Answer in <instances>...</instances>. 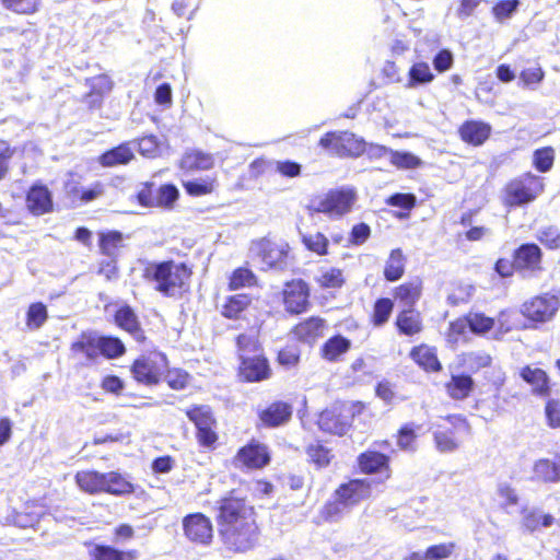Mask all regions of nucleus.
I'll use <instances>...</instances> for the list:
<instances>
[{"mask_svg": "<svg viewBox=\"0 0 560 560\" xmlns=\"http://www.w3.org/2000/svg\"><path fill=\"white\" fill-rule=\"evenodd\" d=\"M190 275L186 265L175 261L151 264L144 271V277L154 284V289L166 296H177L186 290Z\"/></svg>", "mask_w": 560, "mask_h": 560, "instance_id": "f257e3e1", "label": "nucleus"}, {"mask_svg": "<svg viewBox=\"0 0 560 560\" xmlns=\"http://www.w3.org/2000/svg\"><path fill=\"white\" fill-rule=\"evenodd\" d=\"M358 195L352 187H341L330 189L320 195L313 196L307 206V211L313 213H324L332 219H339L352 210L357 202Z\"/></svg>", "mask_w": 560, "mask_h": 560, "instance_id": "f03ea898", "label": "nucleus"}, {"mask_svg": "<svg viewBox=\"0 0 560 560\" xmlns=\"http://www.w3.org/2000/svg\"><path fill=\"white\" fill-rule=\"evenodd\" d=\"M224 546L236 552L253 548L258 538V527L255 517L238 522L235 526L219 528Z\"/></svg>", "mask_w": 560, "mask_h": 560, "instance_id": "7ed1b4c3", "label": "nucleus"}, {"mask_svg": "<svg viewBox=\"0 0 560 560\" xmlns=\"http://www.w3.org/2000/svg\"><path fill=\"white\" fill-rule=\"evenodd\" d=\"M319 145L328 153L345 158H357L365 152V142L349 131L327 132L319 140Z\"/></svg>", "mask_w": 560, "mask_h": 560, "instance_id": "20e7f679", "label": "nucleus"}, {"mask_svg": "<svg viewBox=\"0 0 560 560\" xmlns=\"http://www.w3.org/2000/svg\"><path fill=\"white\" fill-rule=\"evenodd\" d=\"M167 369V359L161 352H151L137 359L131 368L136 381L145 385L159 383Z\"/></svg>", "mask_w": 560, "mask_h": 560, "instance_id": "39448f33", "label": "nucleus"}, {"mask_svg": "<svg viewBox=\"0 0 560 560\" xmlns=\"http://www.w3.org/2000/svg\"><path fill=\"white\" fill-rule=\"evenodd\" d=\"M542 191L539 177L527 174L518 180L511 182L506 187L505 201L510 206H521L534 200Z\"/></svg>", "mask_w": 560, "mask_h": 560, "instance_id": "423d86ee", "label": "nucleus"}, {"mask_svg": "<svg viewBox=\"0 0 560 560\" xmlns=\"http://www.w3.org/2000/svg\"><path fill=\"white\" fill-rule=\"evenodd\" d=\"M560 307L558 296L549 293L535 296L522 305V314L536 323H546L553 318Z\"/></svg>", "mask_w": 560, "mask_h": 560, "instance_id": "0eeeda50", "label": "nucleus"}, {"mask_svg": "<svg viewBox=\"0 0 560 560\" xmlns=\"http://www.w3.org/2000/svg\"><path fill=\"white\" fill-rule=\"evenodd\" d=\"M445 420L452 425V429H438L434 432V442L440 452L450 453L459 447V441L456 438V433L469 434L470 425L465 418L456 415L448 416Z\"/></svg>", "mask_w": 560, "mask_h": 560, "instance_id": "6e6552de", "label": "nucleus"}, {"mask_svg": "<svg viewBox=\"0 0 560 560\" xmlns=\"http://www.w3.org/2000/svg\"><path fill=\"white\" fill-rule=\"evenodd\" d=\"M254 517V510L243 499L229 497L220 502L219 528L235 526L238 522Z\"/></svg>", "mask_w": 560, "mask_h": 560, "instance_id": "1a4fd4ad", "label": "nucleus"}, {"mask_svg": "<svg viewBox=\"0 0 560 560\" xmlns=\"http://www.w3.org/2000/svg\"><path fill=\"white\" fill-rule=\"evenodd\" d=\"M183 529L186 538L200 545H209L213 538V527L209 517L202 513H194L183 518Z\"/></svg>", "mask_w": 560, "mask_h": 560, "instance_id": "9d476101", "label": "nucleus"}, {"mask_svg": "<svg viewBox=\"0 0 560 560\" xmlns=\"http://www.w3.org/2000/svg\"><path fill=\"white\" fill-rule=\"evenodd\" d=\"M270 460L266 445L252 441L238 450L233 458V465L240 469H259Z\"/></svg>", "mask_w": 560, "mask_h": 560, "instance_id": "9b49d317", "label": "nucleus"}, {"mask_svg": "<svg viewBox=\"0 0 560 560\" xmlns=\"http://www.w3.org/2000/svg\"><path fill=\"white\" fill-rule=\"evenodd\" d=\"M308 287L302 279L288 281L282 289V302L287 312L291 314L305 312L308 306Z\"/></svg>", "mask_w": 560, "mask_h": 560, "instance_id": "f8f14e48", "label": "nucleus"}, {"mask_svg": "<svg viewBox=\"0 0 560 560\" xmlns=\"http://www.w3.org/2000/svg\"><path fill=\"white\" fill-rule=\"evenodd\" d=\"M372 480L370 479H355L348 483L341 485L336 494L339 495L350 508L357 505L363 500L371 497Z\"/></svg>", "mask_w": 560, "mask_h": 560, "instance_id": "ddd939ff", "label": "nucleus"}, {"mask_svg": "<svg viewBox=\"0 0 560 560\" xmlns=\"http://www.w3.org/2000/svg\"><path fill=\"white\" fill-rule=\"evenodd\" d=\"M26 208L34 215H43L52 210V196L49 189L42 185H33L26 195Z\"/></svg>", "mask_w": 560, "mask_h": 560, "instance_id": "4468645a", "label": "nucleus"}, {"mask_svg": "<svg viewBox=\"0 0 560 560\" xmlns=\"http://www.w3.org/2000/svg\"><path fill=\"white\" fill-rule=\"evenodd\" d=\"M541 255V250L536 244H524L515 250V268L530 272L540 271Z\"/></svg>", "mask_w": 560, "mask_h": 560, "instance_id": "2eb2a0df", "label": "nucleus"}, {"mask_svg": "<svg viewBox=\"0 0 560 560\" xmlns=\"http://www.w3.org/2000/svg\"><path fill=\"white\" fill-rule=\"evenodd\" d=\"M349 425L348 417L342 416L337 408L324 410L318 417V427L324 432L343 435Z\"/></svg>", "mask_w": 560, "mask_h": 560, "instance_id": "dca6fc26", "label": "nucleus"}, {"mask_svg": "<svg viewBox=\"0 0 560 560\" xmlns=\"http://www.w3.org/2000/svg\"><path fill=\"white\" fill-rule=\"evenodd\" d=\"M241 375L246 381L256 382L268 377L269 368L267 361L264 358L259 355L249 358L245 354H241Z\"/></svg>", "mask_w": 560, "mask_h": 560, "instance_id": "f3484780", "label": "nucleus"}, {"mask_svg": "<svg viewBox=\"0 0 560 560\" xmlns=\"http://www.w3.org/2000/svg\"><path fill=\"white\" fill-rule=\"evenodd\" d=\"M553 522L555 517L551 514L544 513L539 509L524 508L521 511V525L529 533L550 527Z\"/></svg>", "mask_w": 560, "mask_h": 560, "instance_id": "a211bd4d", "label": "nucleus"}, {"mask_svg": "<svg viewBox=\"0 0 560 560\" xmlns=\"http://www.w3.org/2000/svg\"><path fill=\"white\" fill-rule=\"evenodd\" d=\"M325 327L326 322L323 318L313 316L296 325L293 334L299 340L312 343L323 336Z\"/></svg>", "mask_w": 560, "mask_h": 560, "instance_id": "6ab92c4d", "label": "nucleus"}, {"mask_svg": "<svg viewBox=\"0 0 560 560\" xmlns=\"http://www.w3.org/2000/svg\"><path fill=\"white\" fill-rule=\"evenodd\" d=\"M105 478V472L96 470H80L74 476L79 489L89 494L103 492Z\"/></svg>", "mask_w": 560, "mask_h": 560, "instance_id": "aec40b11", "label": "nucleus"}, {"mask_svg": "<svg viewBox=\"0 0 560 560\" xmlns=\"http://www.w3.org/2000/svg\"><path fill=\"white\" fill-rule=\"evenodd\" d=\"M521 377L532 386L534 394L539 396L550 394L549 377L544 370L527 365L522 369Z\"/></svg>", "mask_w": 560, "mask_h": 560, "instance_id": "412c9836", "label": "nucleus"}, {"mask_svg": "<svg viewBox=\"0 0 560 560\" xmlns=\"http://www.w3.org/2000/svg\"><path fill=\"white\" fill-rule=\"evenodd\" d=\"M490 126L482 121H466L459 129L462 139L472 145L482 144L490 135Z\"/></svg>", "mask_w": 560, "mask_h": 560, "instance_id": "4be33fe9", "label": "nucleus"}, {"mask_svg": "<svg viewBox=\"0 0 560 560\" xmlns=\"http://www.w3.org/2000/svg\"><path fill=\"white\" fill-rule=\"evenodd\" d=\"M214 165V159L211 154L201 151L186 152L179 163L182 170L187 172L208 171Z\"/></svg>", "mask_w": 560, "mask_h": 560, "instance_id": "5701e85b", "label": "nucleus"}, {"mask_svg": "<svg viewBox=\"0 0 560 560\" xmlns=\"http://www.w3.org/2000/svg\"><path fill=\"white\" fill-rule=\"evenodd\" d=\"M105 477L103 492L113 495H126L135 491V487L129 479L118 471L105 472Z\"/></svg>", "mask_w": 560, "mask_h": 560, "instance_id": "b1692460", "label": "nucleus"}, {"mask_svg": "<svg viewBox=\"0 0 560 560\" xmlns=\"http://www.w3.org/2000/svg\"><path fill=\"white\" fill-rule=\"evenodd\" d=\"M252 252L260 258L262 269L275 267L280 259V249L267 240L256 243L252 247Z\"/></svg>", "mask_w": 560, "mask_h": 560, "instance_id": "393cba45", "label": "nucleus"}, {"mask_svg": "<svg viewBox=\"0 0 560 560\" xmlns=\"http://www.w3.org/2000/svg\"><path fill=\"white\" fill-rule=\"evenodd\" d=\"M399 331L407 336H413L422 330V320L419 312L413 308L404 310L396 319Z\"/></svg>", "mask_w": 560, "mask_h": 560, "instance_id": "a878e982", "label": "nucleus"}, {"mask_svg": "<svg viewBox=\"0 0 560 560\" xmlns=\"http://www.w3.org/2000/svg\"><path fill=\"white\" fill-rule=\"evenodd\" d=\"M533 478L545 482L560 481V463L556 464L546 458L538 459L533 467Z\"/></svg>", "mask_w": 560, "mask_h": 560, "instance_id": "bb28decb", "label": "nucleus"}, {"mask_svg": "<svg viewBox=\"0 0 560 560\" xmlns=\"http://www.w3.org/2000/svg\"><path fill=\"white\" fill-rule=\"evenodd\" d=\"M90 556L93 560H135L137 551H120L109 546L93 545Z\"/></svg>", "mask_w": 560, "mask_h": 560, "instance_id": "cd10ccee", "label": "nucleus"}, {"mask_svg": "<svg viewBox=\"0 0 560 560\" xmlns=\"http://www.w3.org/2000/svg\"><path fill=\"white\" fill-rule=\"evenodd\" d=\"M415 362L427 371L436 372L441 370V364L438 360L434 349L428 346H419L412 349L410 353Z\"/></svg>", "mask_w": 560, "mask_h": 560, "instance_id": "c85d7f7f", "label": "nucleus"}, {"mask_svg": "<svg viewBox=\"0 0 560 560\" xmlns=\"http://www.w3.org/2000/svg\"><path fill=\"white\" fill-rule=\"evenodd\" d=\"M422 291V283L416 279L410 282H406L395 290V298L398 299L404 305L411 308L420 299Z\"/></svg>", "mask_w": 560, "mask_h": 560, "instance_id": "c756f323", "label": "nucleus"}, {"mask_svg": "<svg viewBox=\"0 0 560 560\" xmlns=\"http://www.w3.org/2000/svg\"><path fill=\"white\" fill-rule=\"evenodd\" d=\"M133 152L128 144H121L100 156V163L103 166L112 167L120 164H127L133 159Z\"/></svg>", "mask_w": 560, "mask_h": 560, "instance_id": "7c9ffc66", "label": "nucleus"}, {"mask_svg": "<svg viewBox=\"0 0 560 560\" xmlns=\"http://www.w3.org/2000/svg\"><path fill=\"white\" fill-rule=\"evenodd\" d=\"M406 258L401 249H393L384 269V277L388 281H396L401 278L405 271Z\"/></svg>", "mask_w": 560, "mask_h": 560, "instance_id": "2f4dec72", "label": "nucleus"}, {"mask_svg": "<svg viewBox=\"0 0 560 560\" xmlns=\"http://www.w3.org/2000/svg\"><path fill=\"white\" fill-rule=\"evenodd\" d=\"M351 342L342 336L329 338L322 348L323 357L328 361H336L350 349Z\"/></svg>", "mask_w": 560, "mask_h": 560, "instance_id": "473e14b6", "label": "nucleus"}, {"mask_svg": "<svg viewBox=\"0 0 560 560\" xmlns=\"http://www.w3.org/2000/svg\"><path fill=\"white\" fill-rule=\"evenodd\" d=\"M474 387V381L468 375L452 376L446 385L448 395L454 399L466 398Z\"/></svg>", "mask_w": 560, "mask_h": 560, "instance_id": "72a5a7b5", "label": "nucleus"}, {"mask_svg": "<svg viewBox=\"0 0 560 560\" xmlns=\"http://www.w3.org/2000/svg\"><path fill=\"white\" fill-rule=\"evenodd\" d=\"M7 10L23 15L37 13L42 8V0H0Z\"/></svg>", "mask_w": 560, "mask_h": 560, "instance_id": "f704fd0d", "label": "nucleus"}, {"mask_svg": "<svg viewBox=\"0 0 560 560\" xmlns=\"http://www.w3.org/2000/svg\"><path fill=\"white\" fill-rule=\"evenodd\" d=\"M71 350L74 355H83L86 360L93 361L98 357L97 337L82 336L72 345Z\"/></svg>", "mask_w": 560, "mask_h": 560, "instance_id": "c9c22d12", "label": "nucleus"}, {"mask_svg": "<svg viewBox=\"0 0 560 560\" xmlns=\"http://www.w3.org/2000/svg\"><path fill=\"white\" fill-rule=\"evenodd\" d=\"M351 508L335 493V499L325 504L322 516L328 522H337L350 512Z\"/></svg>", "mask_w": 560, "mask_h": 560, "instance_id": "e433bc0d", "label": "nucleus"}, {"mask_svg": "<svg viewBox=\"0 0 560 560\" xmlns=\"http://www.w3.org/2000/svg\"><path fill=\"white\" fill-rule=\"evenodd\" d=\"M360 468L365 472H375L387 465V457L376 451H368L359 457Z\"/></svg>", "mask_w": 560, "mask_h": 560, "instance_id": "4c0bfd02", "label": "nucleus"}, {"mask_svg": "<svg viewBox=\"0 0 560 560\" xmlns=\"http://www.w3.org/2000/svg\"><path fill=\"white\" fill-rule=\"evenodd\" d=\"M249 303L250 298L246 294L232 295L222 305V315L228 318H236Z\"/></svg>", "mask_w": 560, "mask_h": 560, "instance_id": "58836bf2", "label": "nucleus"}, {"mask_svg": "<svg viewBox=\"0 0 560 560\" xmlns=\"http://www.w3.org/2000/svg\"><path fill=\"white\" fill-rule=\"evenodd\" d=\"M186 415L189 418V420L194 422V424L197 428V431L209 425H214L215 422L212 417L210 408L207 406H198L187 409Z\"/></svg>", "mask_w": 560, "mask_h": 560, "instance_id": "ea45409f", "label": "nucleus"}, {"mask_svg": "<svg viewBox=\"0 0 560 560\" xmlns=\"http://www.w3.org/2000/svg\"><path fill=\"white\" fill-rule=\"evenodd\" d=\"M186 192L192 197L209 195L214 190L215 179L206 177L202 179L187 180L183 183Z\"/></svg>", "mask_w": 560, "mask_h": 560, "instance_id": "a19ab883", "label": "nucleus"}, {"mask_svg": "<svg viewBox=\"0 0 560 560\" xmlns=\"http://www.w3.org/2000/svg\"><path fill=\"white\" fill-rule=\"evenodd\" d=\"M434 75L425 62L415 63L409 70V81L407 86L413 88L418 84H425L433 80Z\"/></svg>", "mask_w": 560, "mask_h": 560, "instance_id": "79ce46f5", "label": "nucleus"}, {"mask_svg": "<svg viewBox=\"0 0 560 560\" xmlns=\"http://www.w3.org/2000/svg\"><path fill=\"white\" fill-rule=\"evenodd\" d=\"M316 281L322 288L336 289L343 284L345 279L340 269L327 268L320 270Z\"/></svg>", "mask_w": 560, "mask_h": 560, "instance_id": "37998d69", "label": "nucleus"}, {"mask_svg": "<svg viewBox=\"0 0 560 560\" xmlns=\"http://www.w3.org/2000/svg\"><path fill=\"white\" fill-rule=\"evenodd\" d=\"M48 317L47 308L43 303H33L26 313V326L30 329L40 328Z\"/></svg>", "mask_w": 560, "mask_h": 560, "instance_id": "c03bdc74", "label": "nucleus"}, {"mask_svg": "<svg viewBox=\"0 0 560 560\" xmlns=\"http://www.w3.org/2000/svg\"><path fill=\"white\" fill-rule=\"evenodd\" d=\"M98 354L107 358H117L125 351V347L117 338L97 337Z\"/></svg>", "mask_w": 560, "mask_h": 560, "instance_id": "a18cd8bd", "label": "nucleus"}, {"mask_svg": "<svg viewBox=\"0 0 560 560\" xmlns=\"http://www.w3.org/2000/svg\"><path fill=\"white\" fill-rule=\"evenodd\" d=\"M122 245V235L119 232H108L101 235L100 247L104 255L113 257Z\"/></svg>", "mask_w": 560, "mask_h": 560, "instance_id": "49530a36", "label": "nucleus"}, {"mask_svg": "<svg viewBox=\"0 0 560 560\" xmlns=\"http://www.w3.org/2000/svg\"><path fill=\"white\" fill-rule=\"evenodd\" d=\"M255 283L254 273L247 268H237L235 269L229 282V288L231 290H238L244 287H250Z\"/></svg>", "mask_w": 560, "mask_h": 560, "instance_id": "de8ad7c7", "label": "nucleus"}, {"mask_svg": "<svg viewBox=\"0 0 560 560\" xmlns=\"http://www.w3.org/2000/svg\"><path fill=\"white\" fill-rule=\"evenodd\" d=\"M416 439L417 434L413 424H405L398 432L397 445L402 451L415 452L416 451Z\"/></svg>", "mask_w": 560, "mask_h": 560, "instance_id": "09e8293b", "label": "nucleus"}, {"mask_svg": "<svg viewBox=\"0 0 560 560\" xmlns=\"http://www.w3.org/2000/svg\"><path fill=\"white\" fill-rule=\"evenodd\" d=\"M115 319L116 323L127 331L132 334L138 331V320L130 307L126 306L119 308L116 313Z\"/></svg>", "mask_w": 560, "mask_h": 560, "instance_id": "8fccbe9b", "label": "nucleus"}, {"mask_svg": "<svg viewBox=\"0 0 560 560\" xmlns=\"http://www.w3.org/2000/svg\"><path fill=\"white\" fill-rule=\"evenodd\" d=\"M389 161L398 168H416L421 164V160L409 152L393 151Z\"/></svg>", "mask_w": 560, "mask_h": 560, "instance_id": "3c124183", "label": "nucleus"}, {"mask_svg": "<svg viewBox=\"0 0 560 560\" xmlns=\"http://www.w3.org/2000/svg\"><path fill=\"white\" fill-rule=\"evenodd\" d=\"M467 323L474 332L483 334L493 327L494 320L481 313H470Z\"/></svg>", "mask_w": 560, "mask_h": 560, "instance_id": "603ef678", "label": "nucleus"}, {"mask_svg": "<svg viewBox=\"0 0 560 560\" xmlns=\"http://www.w3.org/2000/svg\"><path fill=\"white\" fill-rule=\"evenodd\" d=\"M303 243L307 249L318 254L325 255L327 253L328 240L322 233L303 235Z\"/></svg>", "mask_w": 560, "mask_h": 560, "instance_id": "864d4df0", "label": "nucleus"}, {"mask_svg": "<svg viewBox=\"0 0 560 560\" xmlns=\"http://www.w3.org/2000/svg\"><path fill=\"white\" fill-rule=\"evenodd\" d=\"M393 311V302L389 299H380L375 302L373 322L381 326L385 324Z\"/></svg>", "mask_w": 560, "mask_h": 560, "instance_id": "5fc2aeb1", "label": "nucleus"}, {"mask_svg": "<svg viewBox=\"0 0 560 560\" xmlns=\"http://www.w3.org/2000/svg\"><path fill=\"white\" fill-rule=\"evenodd\" d=\"M518 5V0H502L493 7L492 13L497 21L502 22L510 19L517 10Z\"/></svg>", "mask_w": 560, "mask_h": 560, "instance_id": "6e6d98bb", "label": "nucleus"}, {"mask_svg": "<svg viewBox=\"0 0 560 560\" xmlns=\"http://www.w3.org/2000/svg\"><path fill=\"white\" fill-rule=\"evenodd\" d=\"M553 163V150L551 148H544L535 151L534 165L540 172H547L551 168Z\"/></svg>", "mask_w": 560, "mask_h": 560, "instance_id": "4d7b16f0", "label": "nucleus"}, {"mask_svg": "<svg viewBox=\"0 0 560 560\" xmlns=\"http://www.w3.org/2000/svg\"><path fill=\"white\" fill-rule=\"evenodd\" d=\"M307 454L311 460L318 467L327 466L330 462L329 450L319 444L310 445L307 447Z\"/></svg>", "mask_w": 560, "mask_h": 560, "instance_id": "13d9d810", "label": "nucleus"}, {"mask_svg": "<svg viewBox=\"0 0 560 560\" xmlns=\"http://www.w3.org/2000/svg\"><path fill=\"white\" fill-rule=\"evenodd\" d=\"M178 198V190L174 185H164L159 189L156 206L171 207Z\"/></svg>", "mask_w": 560, "mask_h": 560, "instance_id": "bf43d9fd", "label": "nucleus"}, {"mask_svg": "<svg viewBox=\"0 0 560 560\" xmlns=\"http://www.w3.org/2000/svg\"><path fill=\"white\" fill-rule=\"evenodd\" d=\"M538 238L544 245L551 249L560 247V232L555 226H548L540 230Z\"/></svg>", "mask_w": 560, "mask_h": 560, "instance_id": "052dcab7", "label": "nucleus"}, {"mask_svg": "<svg viewBox=\"0 0 560 560\" xmlns=\"http://www.w3.org/2000/svg\"><path fill=\"white\" fill-rule=\"evenodd\" d=\"M188 374L179 369L168 370L165 380L173 389H183L188 383Z\"/></svg>", "mask_w": 560, "mask_h": 560, "instance_id": "680f3d73", "label": "nucleus"}, {"mask_svg": "<svg viewBox=\"0 0 560 560\" xmlns=\"http://www.w3.org/2000/svg\"><path fill=\"white\" fill-rule=\"evenodd\" d=\"M454 549L453 544H440L429 547L427 552L428 560H442L448 558Z\"/></svg>", "mask_w": 560, "mask_h": 560, "instance_id": "e2e57ef3", "label": "nucleus"}, {"mask_svg": "<svg viewBox=\"0 0 560 560\" xmlns=\"http://www.w3.org/2000/svg\"><path fill=\"white\" fill-rule=\"evenodd\" d=\"M545 412L551 428H560V400L550 399L546 404Z\"/></svg>", "mask_w": 560, "mask_h": 560, "instance_id": "0e129e2a", "label": "nucleus"}, {"mask_svg": "<svg viewBox=\"0 0 560 560\" xmlns=\"http://www.w3.org/2000/svg\"><path fill=\"white\" fill-rule=\"evenodd\" d=\"M498 495L504 500L505 506L516 505L518 503V495L516 490L506 482H501L497 489Z\"/></svg>", "mask_w": 560, "mask_h": 560, "instance_id": "69168bd1", "label": "nucleus"}, {"mask_svg": "<svg viewBox=\"0 0 560 560\" xmlns=\"http://www.w3.org/2000/svg\"><path fill=\"white\" fill-rule=\"evenodd\" d=\"M260 420L268 427H277L280 424V404H272L269 408L260 413Z\"/></svg>", "mask_w": 560, "mask_h": 560, "instance_id": "338daca9", "label": "nucleus"}, {"mask_svg": "<svg viewBox=\"0 0 560 560\" xmlns=\"http://www.w3.org/2000/svg\"><path fill=\"white\" fill-rule=\"evenodd\" d=\"M140 154L152 158L156 154L159 142L154 136L143 137L138 142Z\"/></svg>", "mask_w": 560, "mask_h": 560, "instance_id": "774afa93", "label": "nucleus"}]
</instances>
